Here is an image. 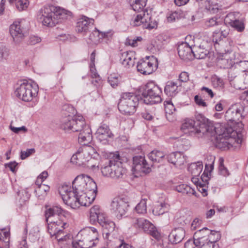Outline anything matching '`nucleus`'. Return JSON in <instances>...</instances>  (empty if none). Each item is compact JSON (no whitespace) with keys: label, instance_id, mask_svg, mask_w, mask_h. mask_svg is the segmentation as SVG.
Wrapping results in <instances>:
<instances>
[{"label":"nucleus","instance_id":"1","mask_svg":"<svg viewBox=\"0 0 248 248\" xmlns=\"http://www.w3.org/2000/svg\"><path fill=\"white\" fill-rule=\"evenodd\" d=\"M60 127L66 132H79L78 141L83 145L90 143L92 140V130L85 124L82 116L68 114L61 120Z\"/></svg>","mask_w":248,"mask_h":248},{"label":"nucleus","instance_id":"2","mask_svg":"<svg viewBox=\"0 0 248 248\" xmlns=\"http://www.w3.org/2000/svg\"><path fill=\"white\" fill-rule=\"evenodd\" d=\"M215 128L212 132L216 133V146L222 150H233L239 148L242 140L238 135L237 132L234 130L231 127H217L214 126Z\"/></svg>","mask_w":248,"mask_h":248},{"label":"nucleus","instance_id":"3","mask_svg":"<svg viewBox=\"0 0 248 248\" xmlns=\"http://www.w3.org/2000/svg\"><path fill=\"white\" fill-rule=\"evenodd\" d=\"M68 186L64 185L59 188V192L65 204L72 208L76 209L80 206H89L94 200L97 190H89L79 194H75L74 192H68Z\"/></svg>","mask_w":248,"mask_h":248},{"label":"nucleus","instance_id":"4","mask_svg":"<svg viewBox=\"0 0 248 248\" xmlns=\"http://www.w3.org/2000/svg\"><path fill=\"white\" fill-rule=\"evenodd\" d=\"M214 128L213 124L201 114L195 115V120L186 119L182 124L181 129L185 134L195 135L202 133L205 134L212 131Z\"/></svg>","mask_w":248,"mask_h":248},{"label":"nucleus","instance_id":"5","mask_svg":"<svg viewBox=\"0 0 248 248\" xmlns=\"http://www.w3.org/2000/svg\"><path fill=\"white\" fill-rule=\"evenodd\" d=\"M98 237V232L95 228H86L78 232L75 243L81 248H90L96 245Z\"/></svg>","mask_w":248,"mask_h":248},{"label":"nucleus","instance_id":"6","mask_svg":"<svg viewBox=\"0 0 248 248\" xmlns=\"http://www.w3.org/2000/svg\"><path fill=\"white\" fill-rule=\"evenodd\" d=\"M68 192H74L79 194L89 190H97L96 183L88 175L81 174L77 176L72 182V190L68 186Z\"/></svg>","mask_w":248,"mask_h":248},{"label":"nucleus","instance_id":"7","mask_svg":"<svg viewBox=\"0 0 248 248\" xmlns=\"http://www.w3.org/2000/svg\"><path fill=\"white\" fill-rule=\"evenodd\" d=\"M139 102V97L132 93H123L118 104V109L122 113L133 114L136 111Z\"/></svg>","mask_w":248,"mask_h":248},{"label":"nucleus","instance_id":"8","mask_svg":"<svg viewBox=\"0 0 248 248\" xmlns=\"http://www.w3.org/2000/svg\"><path fill=\"white\" fill-rule=\"evenodd\" d=\"M161 89L153 82L147 83L144 87L141 95L142 100L146 104H155L162 101Z\"/></svg>","mask_w":248,"mask_h":248},{"label":"nucleus","instance_id":"9","mask_svg":"<svg viewBox=\"0 0 248 248\" xmlns=\"http://www.w3.org/2000/svg\"><path fill=\"white\" fill-rule=\"evenodd\" d=\"M129 198L121 195L113 199L110 204V211L117 218L121 219L126 215L129 206Z\"/></svg>","mask_w":248,"mask_h":248},{"label":"nucleus","instance_id":"10","mask_svg":"<svg viewBox=\"0 0 248 248\" xmlns=\"http://www.w3.org/2000/svg\"><path fill=\"white\" fill-rule=\"evenodd\" d=\"M38 85L24 81L15 91L16 96L25 102L30 101L38 93Z\"/></svg>","mask_w":248,"mask_h":248},{"label":"nucleus","instance_id":"11","mask_svg":"<svg viewBox=\"0 0 248 248\" xmlns=\"http://www.w3.org/2000/svg\"><path fill=\"white\" fill-rule=\"evenodd\" d=\"M242 110L243 108L240 104H235L232 105L225 113V120L232 123L239 124L241 122L240 119L242 117Z\"/></svg>","mask_w":248,"mask_h":248},{"label":"nucleus","instance_id":"12","mask_svg":"<svg viewBox=\"0 0 248 248\" xmlns=\"http://www.w3.org/2000/svg\"><path fill=\"white\" fill-rule=\"evenodd\" d=\"M82 152L85 156L87 155V168L92 170L100 169L98 163H95L94 158L99 156L95 149L91 146H87L84 148Z\"/></svg>","mask_w":248,"mask_h":248},{"label":"nucleus","instance_id":"13","mask_svg":"<svg viewBox=\"0 0 248 248\" xmlns=\"http://www.w3.org/2000/svg\"><path fill=\"white\" fill-rule=\"evenodd\" d=\"M108 220L106 214L100 209L99 205H94L91 208L90 213L91 223L93 224L97 221L100 226H102Z\"/></svg>","mask_w":248,"mask_h":248},{"label":"nucleus","instance_id":"14","mask_svg":"<svg viewBox=\"0 0 248 248\" xmlns=\"http://www.w3.org/2000/svg\"><path fill=\"white\" fill-rule=\"evenodd\" d=\"M154 56H146L145 59L139 61L137 65L138 72L143 75H149L154 71V61H155Z\"/></svg>","mask_w":248,"mask_h":248},{"label":"nucleus","instance_id":"15","mask_svg":"<svg viewBox=\"0 0 248 248\" xmlns=\"http://www.w3.org/2000/svg\"><path fill=\"white\" fill-rule=\"evenodd\" d=\"M139 227L141 228L144 232L149 234L155 239L158 240L160 238V234L156 228L149 221L143 218L136 220Z\"/></svg>","mask_w":248,"mask_h":248},{"label":"nucleus","instance_id":"16","mask_svg":"<svg viewBox=\"0 0 248 248\" xmlns=\"http://www.w3.org/2000/svg\"><path fill=\"white\" fill-rule=\"evenodd\" d=\"M38 19L44 26L47 27H53L56 24L59 23L55 19V13H54L52 9L45 8L44 12L38 16Z\"/></svg>","mask_w":248,"mask_h":248},{"label":"nucleus","instance_id":"17","mask_svg":"<svg viewBox=\"0 0 248 248\" xmlns=\"http://www.w3.org/2000/svg\"><path fill=\"white\" fill-rule=\"evenodd\" d=\"M27 32V29L22 26L21 22H15L10 26V32L14 41L16 43H19L25 36Z\"/></svg>","mask_w":248,"mask_h":248},{"label":"nucleus","instance_id":"18","mask_svg":"<svg viewBox=\"0 0 248 248\" xmlns=\"http://www.w3.org/2000/svg\"><path fill=\"white\" fill-rule=\"evenodd\" d=\"M226 24L229 25L238 32H242L245 28V20L244 19H238L235 18L232 13L228 14L225 18Z\"/></svg>","mask_w":248,"mask_h":248},{"label":"nucleus","instance_id":"19","mask_svg":"<svg viewBox=\"0 0 248 248\" xmlns=\"http://www.w3.org/2000/svg\"><path fill=\"white\" fill-rule=\"evenodd\" d=\"M46 221L48 225V232L51 237H56L58 234L63 233V226L65 223L62 220L51 219Z\"/></svg>","mask_w":248,"mask_h":248},{"label":"nucleus","instance_id":"20","mask_svg":"<svg viewBox=\"0 0 248 248\" xmlns=\"http://www.w3.org/2000/svg\"><path fill=\"white\" fill-rule=\"evenodd\" d=\"M114 31L110 30L107 31H100L97 29L93 31L90 35V39L92 42L96 43L100 39H105L107 43L110 42L113 37Z\"/></svg>","mask_w":248,"mask_h":248},{"label":"nucleus","instance_id":"21","mask_svg":"<svg viewBox=\"0 0 248 248\" xmlns=\"http://www.w3.org/2000/svg\"><path fill=\"white\" fill-rule=\"evenodd\" d=\"M65 213V211L60 206H56L50 207L45 211L46 221L51 219L55 220V219L62 220V217H64Z\"/></svg>","mask_w":248,"mask_h":248},{"label":"nucleus","instance_id":"22","mask_svg":"<svg viewBox=\"0 0 248 248\" xmlns=\"http://www.w3.org/2000/svg\"><path fill=\"white\" fill-rule=\"evenodd\" d=\"M94 20L86 16H82L78 19L76 30L78 32L82 33L88 31L90 26L93 25Z\"/></svg>","mask_w":248,"mask_h":248},{"label":"nucleus","instance_id":"23","mask_svg":"<svg viewBox=\"0 0 248 248\" xmlns=\"http://www.w3.org/2000/svg\"><path fill=\"white\" fill-rule=\"evenodd\" d=\"M178 53L180 58L184 61H190L193 59L192 47L186 43H182L177 48Z\"/></svg>","mask_w":248,"mask_h":248},{"label":"nucleus","instance_id":"24","mask_svg":"<svg viewBox=\"0 0 248 248\" xmlns=\"http://www.w3.org/2000/svg\"><path fill=\"white\" fill-rule=\"evenodd\" d=\"M143 168L147 170L155 169L153 164H149L144 157L141 155H137L133 157V165L132 170H139Z\"/></svg>","mask_w":248,"mask_h":248},{"label":"nucleus","instance_id":"25","mask_svg":"<svg viewBox=\"0 0 248 248\" xmlns=\"http://www.w3.org/2000/svg\"><path fill=\"white\" fill-rule=\"evenodd\" d=\"M186 234L185 230L182 227L176 228L172 230L169 236L170 241L174 244L181 242Z\"/></svg>","mask_w":248,"mask_h":248},{"label":"nucleus","instance_id":"26","mask_svg":"<svg viewBox=\"0 0 248 248\" xmlns=\"http://www.w3.org/2000/svg\"><path fill=\"white\" fill-rule=\"evenodd\" d=\"M211 233V230L207 228H203L196 232L194 234V238L196 239L197 244H205L208 241L209 234Z\"/></svg>","mask_w":248,"mask_h":248},{"label":"nucleus","instance_id":"27","mask_svg":"<svg viewBox=\"0 0 248 248\" xmlns=\"http://www.w3.org/2000/svg\"><path fill=\"white\" fill-rule=\"evenodd\" d=\"M96 135L97 139L102 141L107 140L108 138L111 137L112 134L108 126L106 124H103L98 128Z\"/></svg>","mask_w":248,"mask_h":248},{"label":"nucleus","instance_id":"28","mask_svg":"<svg viewBox=\"0 0 248 248\" xmlns=\"http://www.w3.org/2000/svg\"><path fill=\"white\" fill-rule=\"evenodd\" d=\"M120 160V156L119 154H111L110 155V159L108 161V166H105L104 169H107L108 167H109L111 170H116L117 169L123 168V164Z\"/></svg>","mask_w":248,"mask_h":248},{"label":"nucleus","instance_id":"29","mask_svg":"<svg viewBox=\"0 0 248 248\" xmlns=\"http://www.w3.org/2000/svg\"><path fill=\"white\" fill-rule=\"evenodd\" d=\"M168 162L176 165L180 166L184 164L185 159L183 155L179 152H173L167 156Z\"/></svg>","mask_w":248,"mask_h":248},{"label":"nucleus","instance_id":"30","mask_svg":"<svg viewBox=\"0 0 248 248\" xmlns=\"http://www.w3.org/2000/svg\"><path fill=\"white\" fill-rule=\"evenodd\" d=\"M85 156L82 152L78 151L71 157L70 162L77 166L87 167V157Z\"/></svg>","mask_w":248,"mask_h":248},{"label":"nucleus","instance_id":"31","mask_svg":"<svg viewBox=\"0 0 248 248\" xmlns=\"http://www.w3.org/2000/svg\"><path fill=\"white\" fill-rule=\"evenodd\" d=\"M181 86L178 83L170 81H168L164 88V92L167 95L170 97L175 96L178 93V88Z\"/></svg>","mask_w":248,"mask_h":248},{"label":"nucleus","instance_id":"32","mask_svg":"<svg viewBox=\"0 0 248 248\" xmlns=\"http://www.w3.org/2000/svg\"><path fill=\"white\" fill-rule=\"evenodd\" d=\"M133 57L132 52H124L121 54L120 61L124 67L129 68L134 65L135 59Z\"/></svg>","mask_w":248,"mask_h":248},{"label":"nucleus","instance_id":"33","mask_svg":"<svg viewBox=\"0 0 248 248\" xmlns=\"http://www.w3.org/2000/svg\"><path fill=\"white\" fill-rule=\"evenodd\" d=\"M193 58L197 59H204L209 54L208 50L205 49L203 46L194 45L192 47Z\"/></svg>","mask_w":248,"mask_h":248},{"label":"nucleus","instance_id":"34","mask_svg":"<svg viewBox=\"0 0 248 248\" xmlns=\"http://www.w3.org/2000/svg\"><path fill=\"white\" fill-rule=\"evenodd\" d=\"M101 226L102 227L103 233L106 234V238H108L111 234L112 235L114 234V232L115 231L116 226L113 221L109 219Z\"/></svg>","mask_w":248,"mask_h":248},{"label":"nucleus","instance_id":"35","mask_svg":"<svg viewBox=\"0 0 248 248\" xmlns=\"http://www.w3.org/2000/svg\"><path fill=\"white\" fill-rule=\"evenodd\" d=\"M235 62L228 57L227 55H225L224 57L218 60L217 64L221 68H231L233 65L235 64Z\"/></svg>","mask_w":248,"mask_h":248},{"label":"nucleus","instance_id":"36","mask_svg":"<svg viewBox=\"0 0 248 248\" xmlns=\"http://www.w3.org/2000/svg\"><path fill=\"white\" fill-rule=\"evenodd\" d=\"M168 210V204L164 202H157L153 209V213L155 216H159L167 212Z\"/></svg>","mask_w":248,"mask_h":248},{"label":"nucleus","instance_id":"37","mask_svg":"<svg viewBox=\"0 0 248 248\" xmlns=\"http://www.w3.org/2000/svg\"><path fill=\"white\" fill-rule=\"evenodd\" d=\"M10 232L4 231V230L0 231V248H9Z\"/></svg>","mask_w":248,"mask_h":248},{"label":"nucleus","instance_id":"38","mask_svg":"<svg viewBox=\"0 0 248 248\" xmlns=\"http://www.w3.org/2000/svg\"><path fill=\"white\" fill-rule=\"evenodd\" d=\"M53 11L55 13V19L57 21L59 20H64L67 19L68 16L71 15V13L67 12L63 9L57 7H52Z\"/></svg>","mask_w":248,"mask_h":248},{"label":"nucleus","instance_id":"39","mask_svg":"<svg viewBox=\"0 0 248 248\" xmlns=\"http://www.w3.org/2000/svg\"><path fill=\"white\" fill-rule=\"evenodd\" d=\"M148 17V14L145 15V12L143 14H139L135 17V18L131 21V25L133 26H139L142 25L144 28V23Z\"/></svg>","mask_w":248,"mask_h":248},{"label":"nucleus","instance_id":"40","mask_svg":"<svg viewBox=\"0 0 248 248\" xmlns=\"http://www.w3.org/2000/svg\"><path fill=\"white\" fill-rule=\"evenodd\" d=\"M164 156V153L158 150H154L148 155V157L153 162L152 164L154 166V163L159 162Z\"/></svg>","mask_w":248,"mask_h":248},{"label":"nucleus","instance_id":"41","mask_svg":"<svg viewBox=\"0 0 248 248\" xmlns=\"http://www.w3.org/2000/svg\"><path fill=\"white\" fill-rule=\"evenodd\" d=\"M146 1L147 0H134L131 3V6L136 12L142 11L146 5Z\"/></svg>","mask_w":248,"mask_h":248},{"label":"nucleus","instance_id":"42","mask_svg":"<svg viewBox=\"0 0 248 248\" xmlns=\"http://www.w3.org/2000/svg\"><path fill=\"white\" fill-rule=\"evenodd\" d=\"M103 176L113 179H118L123 177L124 173L122 171H101Z\"/></svg>","mask_w":248,"mask_h":248},{"label":"nucleus","instance_id":"43","mask_svg":"<svg viewBox=\"0 0 248 248\" xmlns=\"http://www.w3.org/2000/svg\"><path fill=\"white\" fill-rule=\"evenodd\" d=\"M184 17L183 12L180 10L174 11L171 13L168 17L167 20L169 22H174Z\"/></svg>","mask_w":248,"mask_h":248},{"label":"nucleus","instance_id":"44","mask_svg":"<svg viewBox=\"0 0 248 248\" xmlns=\"http://www.w3.org/2000/svg\"><path fill=\"white\" fill-rule=\"evenodd\" d=\"M135 211L138 214H143L146 213V200L142 199L140 202L135 207Z\"/></svg>","mask_w":248,"mask_h":248},{"label":"nucleus","instance_id":"45","mask_svg":"<svg viewBox=\"0 0 248 248\" xmlns=\"http://www.w3.org/2000/svg\"><path fill=\"white\" fill-rule=\"evenodd\" d=\"M206 2L205 8L207 10L214 14L218 12L219 9L217 3H214L213 2L210 0H207Z\"/></svg>","mask_w":248,"mask_h":248},{"label":"nucleus","instance_id":"46","mask_svg":"<svg viewBox=\"0 0 248 248\" xmlns=\"http://www.w3.org/2000/svg\"><path fill=\"white\" fill-rule=\"evenodd\" d=\"M221 238L219 232L211 230V233L209 234L208 241L207 242L216 243Z\"/></svg>","mask_w":248,"mask_h":248},{"label":"nucleus","instance_id":"47","mask_svg":"<svg viewBox=\"0 0 248 248\" xmlns=\"http://www.w3.org/2000/svg\"><path fill=\"white\" fill-rule=\"evenodd\" d=\"M15 2L16 7L19 11L27 9L29 4L28 0H16Z\"/></svg>","mask_w":248,"mask_h":248},{"label":"nucleus","instance_id":"48","mask_svg":"<svg viewBox=\"0 0 248 248\" xmlns=\"http://www.w3.org/2000/svg\"><path fill=\"white\" fill-rule=\"evenodd\" d=\"M157 24L156 21L153 19V18L148 15L147 19L146 20V22L144 24V28L152 29L157 27Z\"/></svg>","mask_w":248,"mask_h":248},{"label":"nucleus","instance_id":"49","mask_svg":"<svg viewBox=\"0 0 248 248\" xmlns=\"http://www.w3.org/2000/svg\"><path fill=\"white\" fill-rule=\"evenodd\" d=\"M203 164L201 161H198L190 164L188 167V170H202Z\"/></svg>","mask_w":248,"mask_h":248},{"label":"nucleus","instance_id":"50","mask_svg":"<svg viewBox=\"0 0 248 248\" xmlns=\"http://www.w3.org/2000/svg\"><path fill=\"white\" fill-rule=\"evenodd\" d=\"M9 55V49L4 46L0 47V60L6 59Z\"/></svg>","mask_w":248,"mask_h":248},{"label":"nucleus","instance_id":"51","mask_svg":"<svg viewBox=\"0 0 248 248\" xmlns=\"http://www.w3.org/2000/svg\"><path fill=\"white\" fill-rule=\"evenodd\" d=\"M235 62V66H239L243 72L248 71V61H236Z\"/></svg>","mask_w":248,"mask_h":248},{"label":"nucleus","instance_id":"52","mask_svg":"<svg viewBox=\"0 0 248 248\" xmlns=\"http://www.w3.org/2000/svg\"><path fill=\"white\" fill-rule=\"evenodd\" d=\"M165 109L166 111V113H169V114L172 113L173 111H174L175 108L171 103V101H165Z\"/></svg>","mask_w":248,"mask_h":248},{"label":"nucleus","instance_id":"53","mask_svg":"<svg viewBox=\"0 0 248 248\" xmlns=\"http://www.w3.org/2000/svg\"><path fill=\"white\" fill-rule=\"evenodd\" d=\"M201 245L196 243V238L194 240H189L185 244V248H195V247H200Z\"/></svg>","mask_w":248,"mask_h":248},{"label":"nucleus","instance_id":"54","mask_svg":"<svg viewBox=\"0 0 248 248\" xmlns=\"http://www.w3.org/2000/svg\"><path fill=\"white\" fill-rule=\"evenodd\" d=\"M108 82L113 88H116L119 83L118 77L110 76L108 78Z\"/></svg>","mask_w":248,"mask_h":248},{"label":"nucleus","instance_id":"55","mask_svg":"<svg viewBox=\"0 0 248 248\" xmlns=\"http://www.w3.org/2000/svg\"><path fill=\"white\" fill-rule=\"evenodd\" d=\"M217 18L212 17L207 19L205 22V25L207 27H212L216 25H218L219 23L217 21Z\"/></svg>","mask_w":248,"mask_h":248},{"label":"nucleus","instance_id":"56","mask_svg":"<svg viewBox=\"0 0 248 248\" xmlns=\"http://www.w3.org/2000/svg\"><path fill=\"white\" fill-rule=\"evenodd\" d=\"M35 153V150L33 148L27 149L26 151H21L20 153V158L24 159Z\"/></svg>","mask_w":248,"mask_h":248},{"label":"nucleus","instance_id":"57","mask_svg":"<svg viewBox=\"0 0 248 248\" xmlns=\"http://www.w3.org/2000/svg\"><path fill=\"white\" fill-rule=\"evenodd\" d=\"M183 194L187 195L188 196L195 195L196 197H197L195 190L187 185H186V187L184 188Z\"/></svg>","mask_w":248,"mask_h":248},{"label":"nucleus","instance_id":"58","mask_svg":"<svg viewBox=\"0 0 248 248\" xmlns=\"http://www.w3.org/2000/svg\"><path fill=\"white\" fill-rule=\"evenodd\" d=\"M215 157L214 156H210V162L211 163H205L204 170H214V162Z\"/></svg>","mask_w":248,"mask_h":248},{"label":"nucleus","instance_id":"59","mask_svg":"<svg viewBox=\"0 0 248 248\" xmlns=\"http://www.w3.org/2000/svg\"><path fill=\"white\" fill-rule=\"evenodd\" d=\"M211 172L212 171H203V173L202 174L201 179L205 184L208 183L211 175Z\"/></svg>","mask_w":248,"mask_h":248},{"label":"nucleus","instance_id":"60","mask_svg":"<svg viewBox=\"0 0 248 248\" xmlns=\"http://www.w3.org/2000/svg\"><path fill=\"white\" fill-rule=\"evenodd\" d=\"M179 81L181 82H186L189 80V74L186 72H182L179 76Z\"/></svg>","mask_w":248,"mask_h":248},{"label":"nucleus","instance_id":"61","mask_svg":"<svg viewBox=\"0 0 248 248\" xmlns=\"http://www.w3.org/2000/svg\"><path fill=\"white\" fill-rule=\"evenodd\" d=\"M222 39V38L220 36V31H216L214 32L213 35V41L215 44L218 43V42L220 41Z\"/></svg>","mask_w":248,"mask_h":248},{"label":"nucleus","instance_id":"62","mask_svg":"<svg viewBox=\"0 0 248 248\" xmlns=\"http://www.w3.org/2000/svg\"><path fill=\"white\" fill-rule=\"evenodd\" d=\"M195 102L198 106L205 107L207 106L206 102L198 95L194 97Z\"/></svg>","mask_w":248,"mask_h":248},{"label":"nucleus","instance_id":"63","mask_svg":"<svg viewBox=\"0 0 248 248\" xmlns=\"http://www.w3.org/2000/svg\"><path fill=\"white\" fill-rule=\"evenodd\" d=\"M41 38L36 36H31L29 38V43L31 45H34L41 42Z\"/></svg>","mask_w":248,"mask_h":248},{"label":"nucleus","instance_id":"64","mask_svg":"<svg viewBox=\"0 0 248 248\" xmlns=\"http://www.w3.org/2000/svg\"><path fill=\"white\" fill-rule=\"evenodd\" d=\"M201 246H202V248H219L218 244L207 242L205 244H202Z\"/></svg>","mask_w":248,"mask_h":248}]
</instances>
